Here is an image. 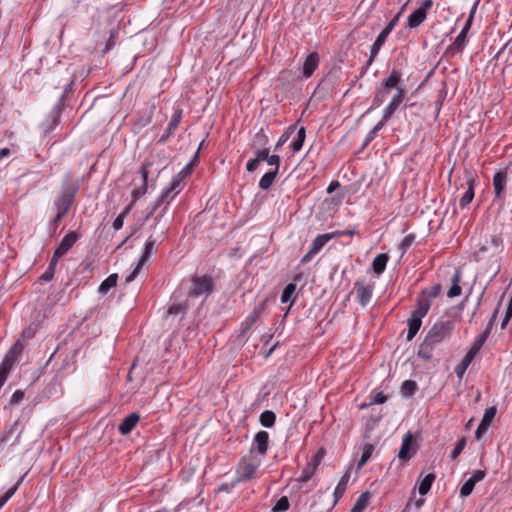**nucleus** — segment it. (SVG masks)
I'll return each mask as SVG.
<instances>
[{"instance_id": "11", "label": "nucleus", "mask_w": 512, "mask_h": 512, "mask_svg": "<svg viewBox=\"0 0 512 512\" xmlns=\"http://www.w3.org/2000/svg\"><path fill=\"white\" fill-rule=\"evenodd\" d=\"M78 235L75 232L67 233L59 243L58 247L55 250V256H63L68 252V250L74 245L77 241Z\"/></svg>"}, {"instance_id": "29", "label": "nucleus", "mask_w": 512, "mask_h": 512, "mask_svg": "<svg viewBox=\"0 0 512 512\" xmlns=\"http://www.w3.org/2000/svg\"><path fill=\"white\" fill-rule=\"evenodd\" d=\"M369 499V492L362 493L357 499L356 503L354 504L350 512H363L369 504Z\"/></svg>"}, {"instance_id": "2", "label": "nucleus", "mask_w": 512, "mask_h": 512, "mask_svg": "<svg viewBox=\"0 0 512 512\" xmlns=\"http://www.w3.org/2000/svg\"><path fill=\"white\" fill-rule=\"evenodd\" d=\"M24 347V342L18 339L6 353L0 365V384H4L12 368L20 362Z\"/></svg>"}, {"instance_id": "25", "label": "nucleus", "mask_w": 512, "mask_h": 512, "mask_svg": "<svg viewBox=\"0 0 512 512\" xmlns=\"http://www.w3.org/2000/svg\"><path fill=\"white\" fill-rule=\"evenodd\" d=\"M467 183H468V189L463 194V196L461 197L460 202H459V205L461 208H465L473 200V197H474V187H475L474 179L470 178Z\"/></svg>"}, {"instance_id": "10", "label": "nucleus", "mask_w": 512, "mask_h": 512, "mask_svg": "<svg viewBox=\"0 0 512 512\" xmlns=\"http://www.w3.org/2000/svg\"><path fill=\"white\" fill-rule=\"evenodd\" d=\"M75 197V190H66L64 191L58 199L55 201V206L58 211L62 213H66L69 211L71 205L73 204Z\"/></svg>"}, {"instance_id": "42", "label": "nucleus", "mask_w": 512, "mask_h": 512, "mask_svg": "<svg viewBox=\"0 0 512 512\" xmlns=\"http://www.w3.org/2000/svg\"><path fill=\"white\" fill-rule=\"evenodd\" d=\"M373 446L368 444L364 447V450L362 452L361 458L358 462V468H361L366 464V462L370 459L372 452H373Z\"/></svg>"}, {"instance_id": "52", "label": "nucleus", "mask_w": 512, "mask_h": 512, "mask_svg": "<svg viewBox=\"0 0 512 512\" xmlns=\"http://www.w3.org/2000/svg\"><path fill=\"white\" fill-rule=\"evenodd\" d=\"M387 396L382 392H376L371 396L370 404H383L387 401Z\"/></svg>"}, {"instance_id": "18", "label": "nucleus", "mask_w": 512, "mask_h": 512, "mask_svg": "<svg viewBox=\"0 0 512 512\" xmlns=\"http://www.w3.org/2000/svg\"><path fill=\"white\" fill-rule=\"evenodd\" d=\"M139 419H140L139 415H137L135 413L128 415L127 417H125L123 419V421L119 425V428H118L119 432L122 435L129 434L134 429V427L138 423Z\"/></svg>"}, {"instance_id": "39", "label": "nucleus", "mask_w": 512, "mask_h": 512, "mask_svg": "<svg viewBox=\"0 0 512 512\" xmlns=\"http://www.w3.org/2000/svg\"><path fill=\"white\" fill-rule=\"evenodd\" d=\"M295 290H296V284L289 283L288 285H286V287L284 288V290L282 291V294H281V302L287 303L288 301H290Z\"/></svg>"}, {"instance_id": "51", "label": "nucleus", "mask_w": 512, "mask_h": 512, "mask_svg": "<svg viewBox=\"0 0 512 512\" xmlns=\"http://www.w3.org/2000/svg\"><path fill=\"white\" fill-rule=\"evenodd\" d=\"M480 0H476L474 5L472 6V9H471V13H470V16L469 18L467 19L464 27L462 28L461 32L467 34V31L469 30L470 26H471V23H472V19H473V14L479 4Z\"/></svg>"}, {"instance_id": "49", "label": "nucleus", "mask_w": 512, "mask_h": 512, "mask_svg": "<svg viewBox=\"0 0 512 512\" xmlns=\"http://www.w3.org/2000/svg\"><path fill=\"white\" fill-rule=\"evenodd\" d=\"M487 340V333H482L473 343L471 349L476 351L477 353L480 351L485 341Z\"/></svg>"}, {"instance_id": "45", "label": "nucleus", "mask_w": 512, "mask_h": 512, "mask_svg": "<svg viewBox=\"0 0 512 512\" xmlns=\"http://www.w3.org/2000/svg\"><path fill=\"white\" fill-rule=\"evenodd\" d=\"M397 90L396 94L392 97L390 103H393L395 106L399 107L404 99L405 89L401 87L399 84L397 87H394Z\"/></svg>"}, {"instance_id": "60", "label": "nucleus", "mask_w": 512, "mask_h": 512, "mask_svg": "<svg viewBox=\"0 0 512 512\" xmlns=\"http://www.w3.org/2000/svg\"><path fill=\"white\" fill-rule=\"evenodd\" d=\"M267 163L270 165V166H274L275 168H277V171L279 170V165H280V157L278 155H269L268 159H267Z\"/></svg>"}, {"instance_id": "16", "label": "nucleus", "mask_w": 512, "mask_h": 512, "mask_svg": "<svg viewBox=\"0 0 512 512\" xmlns=\"http://www.w3.org/2000/svg\"><path fill=\"white\" fill-rule=\"evenodd\" d=\"M319 65V56L316 52L310 53L303 64V76L309 78Z\"/></svg>"}, {"instance_id": "38", "label": "nucleus", "mask_w": 512, "mask_h": 512, "mask_svg": "<svg viewBox=\"0 0 512 512\" xmlns=\"http://www.w3.org/2000/svg\"><path fill=\"white\" fill-rule=\"evenodd\" d=\"M290 503L286 496H282L280 499L277 500L275 505L272 508L273 512H285L289 509Z\"/></svg>"}, {"instance_id": "50", "label": "nucleus", "mask_w": 512, "mask_h": 512, "mask_svg": "<svg viewBox=\"0 0 512 512\" xmlns=\"http://www.w3.org/2000/svg\"><path fill=\"white\" fill-rule=\"evenodd\" d=\"M466 42V34L463 32H460L459 35L456 37L453 46L458 50L462 51Z\"/></svg>"}, {"instance_id": "32", "label": "nucleus", "mask_w": 512, "mask_h": 512, "mask_svg": "<svg viewBox=\"0 0 512 512\" xmlns=\"http://www.w3.org/2000/svg\"><path fill=\"white\" fill-rule=\"evenodd\" d=\"M305 137H306V130L304 127H300L297 130L296 138L291 143V148H292L293 152H298L301 150L303 143L305 141Z\"/></svg>"}, {"instance_id": "26", "label": "nucleus", "mask_w": 512, "mask_h": 512, "mask_svg": "<svg viewBox=\"0 0 512 512\" xmlns=\"http://www.w3.org/2000/svg\"><path fill=\"white\" fill-rule=\"evenodd\" d=\"M186 310H187V306L184 304H173L168 308V310L166 312V319L180 315V318L177 321V324H179L180 321L183 319V317L186 313Z\"/></svg>"}, {"instance_id": "59", "label": "nucleus", "mask_w": 512, "mask_h": 512, "mask_svg": "<svg viewBox=\"0 0 512 512\" xmlns=\"http://www.w3.org/2000/svg\"><path fill=\"white\" fill-rule=\"evenodd\" d=\"M486 473L483 470H476L473 472L472 476L470 477L471 480L476 484L484 479Z\"/></svg>"}, {"instance_id": "27", "label": "nucleus", "mask_w": 512, "mask_h": 512, "mask_svg": "<svg viewBox=\"0 0 512 512\" xmlns=\"http://www.w3.org/2000/svg\"><path fill=\"white\" fill-rule=\"evenodd\" d=\"M460 278H461L460 272L458 270H456L454 272V275L452 276V286L450 287L449 291L447 292V296L449 298H454L461 294L462 290H461V287L459 286Z\"/></svg>"}, {"instance_id": "44", "label": "nucleus", "mask_w": 512, "mask_h": 512, "mask_svg": "<svg viewBox=\"0 0 512 512\" xmlns=\"http://www.w3.org/2000/svg\"><path fill=\"white\" fill-rule=\"evenodd\" d=\"M383 128V122H378L372 130L366 135L363 146H367L376 136L377 132Z\"/></svg>"}, {"instance_id": "43", "label": "nucleus", "mask_w": 512, "mask_h": 512, "mask_svg": "<svg viewBox=\"0 0 512 512\" xmlns=\"http://www.w3.org/2000/svg\"><path fill=\"white\" fill-rule=\"evenodd\" d=\"M474 487L475 483L473 482V480H471L470 478L467 479L460 489V496L463 498L469 496L472 493Z\"/></svg>"}, {"instance_id": "48", "label": "nucleus", "mask_w": 512, "mask_h": 512, "mask_svg": "<svg viewBox=\"0 0 512 512\" xmlns=\"http://www.w3.org/2000/svg\"><path fill=\"white\" fill-rule=\"evenodd\" d=\"M487 340V333H482L473 343L471 349L476 351L477 353L480 351L485 341Z\"/></svg>"}, {"instance_id": "30", "label": "nucleus", "mask_w": 512, "mask_h": 512, "mask_svg": "<svg viewBox=\"0 0 512 512\" xmlns=\"http://www.w3.org/2000/svg\"><path fill=\"white\" fill-rule=\"evenodd\" d=\"M434 480L435 475L433 473L427 474L419 484V494L422 496L426 495L430 491Z\"/></svg>"}, {"instance_id": "63", "label": "nucleus", "mask_w": 512, "mask_h": 512, "mask_svg": "<svg viewBox=\"0 0 512 512\" xmlns=\"http://www.w3.org/2000/svg\"><path fill=\"white\" fill-rule=\"evenodd\" d=\"M384 101L385 99L383 98V95L376 92V95L372 102V107H379L384 103Z\"/></svg>"}, {"instance_id": "40", "label": "nucleus", "mask_w": 512, "mask_h": 512, "mask_svg": "<svg viewBox=\"0 0 512 512\" xmlns=\"http://www.w3.org/2000/svg\"><path fill=\"white\" fill-rule=\"evenodd\" d=\"M465 446H466L465 438H461L460 440H458L457 443L455 444L453 450L451 451L450 458L452 460H455L462 453Z\"/></svg>"}, {"instance_id": "54", "label": "nucleus", "mask_w": 512, "mask_h": 512, "mask_svg": "<svg viewBox=\"0 0 512 512\" xmlns=\"http://www.w3.org/2000/svg\"><path fill=\"white\" fill-rule=\"evenodd\" d=\"M417 386H401V395L404 398L412 397L416 392Z\"/></svg>"}, {"instance_id": "64", "label": "nucleus", "mask_w": 512, "mask_h": 512, "mask_svg": "<svg viewBox=\"0 0 512 512\" xmlns=\"http://www.w3.org/2000/svg\"><path fill=\"white\" fill-rule=\"evenodd\" d=\"M440 291H441V286L440 285H434L428 291V296L431 297V298H435V297H437L439 295Z\"/></svg>"}, {"instance_id": "4", "label": "nucleus", "mask_w": 512, "mask_h": 512, "mask_svg": "<svg viewBox=\"0 0 512 512\" xmlns=\"http://www.w3.org/2000/svg\"><path fill=\"white\" fill-rule=\"evenodd\" d=\"M184 175L183 172L178 173L172 180L170 187L167 188L161 196L158 198L156 203L153 205L151 210L148 213V216L152 215L157 207H159L162 204L168 205L170 201L183 189L184 187Z\"/></svg>"}, {"instance_id": "56", "label": "nucleus", "mask_w": 512, "mask_h": 512, "mask_svg": "<svg viewBox=\"0 0 512 512\" xmlns=\"http://www.w3.org/2000/svg\"><path fill=\"white\" fill-rule=\"evenodd\" d=\"M415 240V236L413 234H409L407 235L401 242V249H403L404 251H406L411 245L412 243L414 242Z\"/></svg>"}, {"instance_id": "8", "label": "nucleus", "mask_w": 512, "mask_h": 512, "mask_svg": "<svg viewBox=\"0 0 512 512\" xmlns=\"http://www.w3.org/2000/svg\"><path fill=\"white\" fill-rule=\"evenodd\" d=\"M501 250V241L498 237H491L474 254L477 261L483 259L484 253L489 252L491 256L498 254Z\"/></svg>"}, {"instance_id": "34", "label": "nucleus", "mask_w": 512, "mask_h": 512, "mask_svg": "<svg viewBox=\"0 0 512 512\" xmlns=\"http://www.w3.org/2000/svg\"><path fill=\"white\" fill-rule=\"evenodd\" d=\"M264 307H265V301H263L257 308L254 309V311L252 312V314L247 317L244 325H245V330L249 329L255 322L256 320L258 319V317L261 315L262 311L264 310Z\"/></svg>"}, {"instance_id": "31", "label": "nucleus", "mask_w": 512, "mask_h": 512, "mask_svg": "<svg viewBox=\"0 0 512 512\" xmlns=\"http://www.w3.org/2000/svg\"><path fill=\"white\" fill-rule=\"evenodd\" d=\"M118 275L111 274L109 275L99 286L98 291L101 294H106L111 288L115 287L117 284Z\"/></svg>"}, {"instance_id": "41", "label": "nucleus", "mask_w": 512, "mask_h": 512, "mask_svg": "<svg viewBox=\"0 0 512 512\" xmlns=\"http://www.w3.org/2000/svg\"><path fill=\"white\" fill-rule=\"evenodd\" d=\"M495 415H496V407L493 406V407L487 408L484 412L483 418L480 423L489 427L492 420L494 419Z\"/></svg>"}, {"instance_id": "19", "label": "nucleus", "mask_w": 512, "mask_h": 512, "mask_svg": "<svg viewBox=\"0 0 512 512\" xmlns=\"http://www.w3.org/2000/svg\"><path fill=\"white\" fill-rule=\"evenodd\" d=\"M333 238H335V234H331V233L318 235L313 240V242L309 248L310 254H317L324 247V245Z\"/></svg>"}, {"instance_id": "28", "label": "nucleus", "mask_w": 512, "mask_h": 512, "mask_svg": "<svg viewBox=\"0 0 512 512\" xmlns=\"http://www.w3.org/2000/svg\"><path fill=\"white\" fill-rule=\"evenodd\" d=\"M277 174V168L265 173L259 181V187L262 190H268L272 186Z\"/></svg>"}, {"instance_id": "20", "label": "nucleus", "mask_w": 512, "mask_h": 512, "mask_svg": "<svg viewBox=\"0 0 512 512\" xmlns=\"http://www.w3.org/2000/svg\"><path fill=\"white\" fill-rule=\"evenodd\" d=\"M181 114H182V112L180 110L175 112V114L173 115L171 121L169 122L164 134L160 138L161 142L166 141V139H168L174 133V131L178 128V125L181 120Z\"/></svg>"}, {"instance_id": "21", "label": "nucleus", "mask_w": 512, "mask_h": 512, "mask_svg": "<svg viewBox=\"0 0 512 512\" xmlns=\"http://www.w3.org/2000/svg\"><path fill=\"white\" fill-rule=\"evenodd\" d=\"M388 260L389 256L386 253L378 254L372 262L373 271L381 275L385 271Z\"/></svg>"}, {"instance_id": "7", "label": "nucleus", "mask_w": 512, "mask_h": 512, "mask_svg": "<svg viewBox=\"0 0 512 512\" xmlns=\"http://www.w3.org/2000/svg\"><path fill=\"white\" fill-rule=\"evenodd\" d=\"M400 82L401 72L393 69L390 75L382 81L381 87L377 89V93L382 94L383 98L386 100L390 90L394 89V87H397Z\"/></svg>"}, {"instance_id": "5", "label": "nucleus", "mask_w": 512, "mask_h": 512, "mask_svg": "<svg viewBox=\"0 0 512 512\" xmlns=\"http://www.w3.org/2000/svg\"><path fill=\"white\" fill-rule=\"evenodd\" d=\"M154 245H155V240L152 238V236H150L146 243H145V246H144V250H143V253L141 255V258L137 264V266L135 267V269L126 277V283H130L132 282L136 276L138 275L141 267L147 262V260L149 259L150 255L152 254L153 250H154Z\"/></svg>"}, {"instance_id": "13", "label": "nucleus", "mask_w": 512, "mask_h": 512, "mask_svg": "<svg viewBox=\"0 0 512 512\" xmlns=\"http://www.w3.org/2000/svg\"><path fill=\"white\" fill-rule=\"evenodd\" d=\"M412 443H413V436L410 432H408L403 437L402 445H401V448L398 453L399 459L407 461L412 457V455L414 453L413 451H411Z\"/></svg>"}, {"instance_id": "33", "label": "nucleus", "mask_w": 512, "mask_h": 512, "mask_svg": "<svg viewBox=\"0 0 512 512\" xmlns=\"http://www.w3.org/2000/svg\"><path fill=\"white\" fill-rule=\"evenodd\" d=\"M316 467H317V463H315V464H311V463L306 464V466L302 469L301 474H300L298 480L300 482H307V481H309L312 478V476L314 475Z\"/></svg>"}, {"instance_id": "14", "label": "nucleus", "mask_w": 512, "mask_h": 512, "mask_svg": "<svg viewBox=\"0 0 512 512\" xmlns=\"http://www.w3.org/2000/svg\"><path fill=\"white\" fill-rule=\"evenodd\" d=\"M389 32L386 31L385 29H383L380 34L377 36L375 42L373 43V45L371 46V49H370V56H369V59H368V65H371L374 61V59L376 58L377 54L379 53L380 49L382 48V46L384 45L387 37L389 36Z\"/></svg>"}, {"instance_id": "22", "label": "nucleus", "mask_w": 512, "mask_h": 512, "mask_svg": "<svg viewBox=\"0 0 512 512\" xmlns=\"http://www.w3.org/2000/svg\"><path fill=\"white\" fill-rule=\"evenodd\" d=\"M430 309V301L427 298H421L417 301L416 309L411 313L412 316L422 319Z\"/></svg>"}, {"instance_id": "47", "label": "nucleus", "mask_w": 512, "mask_h": 512, "mask_svg": "<svg viewBox=\"0 0 512 512\" xmlns=\"http://www.w3.org/2000/svg\"><path fill=\"white\" fill-rule=\"evenodd\" d=\"M397 106H395L393 103H389L384 111H383V117L380 122H383V126L385 123L392 117L393 113L397 110Z\"/></svg>"}, {"instance_id": "55", "label": "nucleus", "mask_w": 512, "mask_h": 512, "mask_svg": "<svg viewBox=\"0 0 512 512\" xmlns=\"http://www.w3.org/2000/svg\"><path fill=\"white\" fill-rule=\"evenodd\" d=\"M401 17V11H399L389 22L388 24L386 25V27L384 28L386 31H388L389 33L392 32V30L396 27V25L398 24V21Z\"/></svg>"}, {"instance_id": "12", "label": "nucleus", "mask_w": 512, "mask_h": 512, "mask_svg": "<svg viewBox=\"0 0 512 512\" xmlns=\"http://www.w3.org/2000/svg\"><path fill=\"white\" fill-rule=\"evenodd\" d=\"M258 466L259 465L257 463L253 462L244 463L241 465L237 471L235 482L240 483L249 480L258 469Z\"/></svg>"}, {"instance_id": "6", "label": "nucleus", "mask_w": 512, "mask_h": 512, "mask_svg": "<svg viewBox=\"0 0 512 512\" xmlns=\"http://www.w3.org/2000/svg\"><path fill=\"white\" fill-rule=\"evenodd\" d=\"M432 4V0H425L422 5L408 17L407 26L409 28H416L423 23L427 17V11L432 7Z\"/></svg>"}, {"instance_id": "17", "label": "nucleus", "mask_w": 512, "mask_h": 512, "mask_svg": "<svg viewBox=\"0 0 512 512\" xmlns=\"http://www.w3.org/2000/svg\"><path fill=\"white\" fill-rule=\"evenodd\" d=\"M269 434L266 431H259L255 437L253 446L261 455L266 454L268 449Z\"/></svg>"}, {"instance_id": "61", "label": "nucleus", "mask_w": 512, "mask_h": 512, "mask_svg": "<svg viewBox=\"0 0 512 512\" xmlns=\"http://www.w3.org/2000/svg\"><path fill=\"white\" fill-rule=\"evenodd\" d=\"M259 164L260 163L255 158L250 159L246 164V170L248 172H254L258 168Z\"/></svg>"}, {"instance_id": "58", "label": "nucleus", "mask_w": 512, "mask_h": 512, "mask_svg": "<svg viewBox=\"0 0 512 512\" xmlns=\"http://www.w3.org/2000/svg\"><path fill=\"white\" fill-rule=\"evenodd\" d=\"M24 398V392L22 390H17L13 393L11 397V404H19Z\"/></svg>"}, {"instance_id": "37", "label": "nucleus", "mask_w": 512, "mask_h": 512, "mask_svg": "<svg viewBox=\"0 0 512 512\" xmlns=\"http://www.w3.org/2000/svg\"><path fill=\"white\" fill-rule=\"evenodd\" d=\"M296 130L295 125H291L278 139L275 150L280 149L291 137V134Z\"/></svg>"}, {"instance_id": "9", "label": "nucleus", "mask_w": 512, "mask_h": 512, "mask_svg": "<svg viewBox=\"0 0 512 512\" xmlns=\"http://www.w3.org/2000/svg\"><path fill=\"white\" fill-rule=\"evenodd\" d=\"M354 290L357 295L358 302L361 306L365 307L371 300L373 294V286L365 285L361 281L354 284Z\"/></svg>"}, {"instance_id": "46", "label": "nucleus", "mask_w": 512, "mask_h": 512, "mask_svg": "<svg viewBox=\"0 0 512 512\" xmlns=\"http://www.w3.org/2000/svg\"><path fill=\"white\" fill-rule=\"evenodd\" d=\"M60 112H61V110H60L59 104H57L56 106H54V108L52 109V111L50 113V117L52 119V124L49 126L47 131L52 130L55 126L58 125L59 118H60Z\"/></svg>"}, {"instance_id": "3", "label": "nucleus", "mask_w": 512, "mask_h": 512, "mask_svg": "<svg viewBox=\"0 0 512 512\" xmlns=\"http://www.w3.org/2000/svg\"><path fill=\"white\" fill-rule=\"evenodd\" d=\"M214 282L209 276H196L192 279V287L190 288L187 301L201 298L203 302L213 291Z\"/></svg>"}, {"instance_id": "35", "label": "nucleus", "mask_w": 512, "mask_h": 512, "mask_svg": "<svg viewBox=\"0 0 512 512\" xmlns=\"http://www.w3.org/2000/svg\"><path fill=\"white\" fill-rule=\"evenodd\" d=\"M275 420H276V416H275V413L272 411L267 410V411H264L263 413H261V415H260V423L264 427H267V428L272 427L275 423Z\"/></svg>"}, {"instance_id": "1", "label": "nucleus", "mask_w": 512, "mask_h": 512, "mask_svg": "<svg viewBox=\"0 0 512 512\" xmlns=\"http://www.w3.org/2000/svg\"><path fill=\"white\" fill-rule=\"evenodd\" d=\"M454 326L455 322L448 317L438 319L429 329L424 341L420 344L418 349L419 357L426 360L431 359L435 347L451 337Z\"/></svg>"}, {"instance_id": "62", "label": "nucleus", "mask_w": 512, "mask_h": 512, "mask_svg": "<svg viewBox=\"0 0 512 512\" xmlns=\"http://www.w3.org/2000/svg\"><path fill=\"white\" fill-rule=\"evenodd\" d=\"M488 426L480 423L475 431V437L477 439H480L482 437V435L488 430Z\"/></svg>"}, {"instance_id": "24", "label": "nucleus", "mask_w": 512, "mask_h": 512, "mask_svg": "<svg viewBox=\"0 0 512 512\" xmlns=\"http://www.w3.org/2000/svg\"><path fill=\"white\" fill-rule=\"evenodd\" d=\"M407 323H408L407 339L410 341L414 338V336L419 331V329L422 325V319L411 315L410 318L408 319Z\"/></svg>"}, {"instance_id": "15", "label": "nucleus", "mask_w": 512, "mask_h": 512, "mask_svg": "<svg viewBox=\"0 0 512 512\" xmlns=\"http://www.w3.org/2000/svg\"><path fill=\"white\" fill-rule=\"evenodd\" d=\"M507 173L505 171H498L493 177V185L495 196L497 199H503V192L506 186Z\"/></svg>"}, {"instance_id": "53", "label": "nucleus", "mask_w": 512, "mask_h": 512, "mask_svg": "<svg viewBox=\"0 0 512 512\" xmlns=\"http://www.w3.org/2000/svg\"><path fill=\"white\" fill-rule=\"evenodd\" d=\"M511 317H512V297L509 300V303H508V306L506 309V313H505V317L501 323L502 329H504L506 327V325L510 321Z\"/></svg>"}, {"instance_id": "23", "label": "nucleus", "mask_w": 512, "mask_h": 512, "mask_svg": "<svg viewBox=\"0 0 512 512\" xmlns=\"http://www.w3.org/2000/svg\"><path fill=\"white\" fill-rule=\"evenodd\" d=\"M349 479H350V474L349 472H346L339 480L335 490H334V498H335V503L343 496V494L345 493L346 489H347V486H348V482H349Z\"/></svg>"}, {"instance_id": "36", "label": "nucleus", "mask_w": 512, "mask_h": 512, "mask_svg": "<svg viewBox=\"0 0 512 512\" xmlns=\"http://www.w3.org/2000/svg\"><path fill=\"white\" fill-rule=\"evenodd\" d=\"M24 476H22L15 484L12 486L1 498H0V509L7 503V501L12 498V496L18 490L20 484L22 483Z\"/></svg>"}, {"instance_id": "57", "label": "nucleus", "mask_w": 512, "mask_h": 512, "mask_svg": "<svg viewBox=\"0 0 512 512\" xmlns=\"http://www.w3.org/2000/svg\"><path fill=\"white\" fill-rule=\"evenodd\" d=\"M268 157H269V150L268 149L258 150L255 153V159L259 163H261L262 161H267Z\"/></svg>"}]
</instances>
